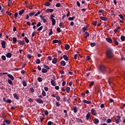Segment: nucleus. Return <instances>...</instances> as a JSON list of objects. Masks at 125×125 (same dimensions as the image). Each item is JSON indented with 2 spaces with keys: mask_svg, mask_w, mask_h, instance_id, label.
Returning <instances> with one entry per match:
<instances>
[{
  "mask_svg": "<svg viewBox=\"0 0 125 125\" xmlns=\"http://www.w3.org/2000/svg\"><path fill=\"white\" fill-rule=\"evenodd\" d=\"M97 24V21H95L93 22V25H94V26H96Z\"/></svg>",
  "mask_w": 125,
  "mask_h": 125,
  "instance_id": "4d7b16f0",
  "label": "nucleus"
},
{
  "mask_svg": "<svg viewBox=\"0 0 125 125\" xmlns=\"http://www.w3.org/2000/svg\"><path fill=\"white\" fill-rule=\"evenodd\" d=\"M44 5H45L46 6H49V5H50V3H49V2H47L44 4Z\"/></svg>",
  "mask_w": 125,
  "mask_h": 125,
  "instance_id": "09e8293b",
  "label": "nucleus"
},
{
  "mask_svg": "<svg viewBox=\"0 0 125 125\" xmlns=\"http://www.w3.org/2000/svg\"><path fill=\"white\" fill-rule=\"evenodd\" d=\"M63 58L65 60V61H68V60H69V58L66 55L63 56Z\"/></svg>",
  "mask_w": 125,
  "mask_h": 125,
  "instance_id": "9b49d317",
  "label": "nucleus"
},
{
  "mask_svg": "<svg viewBox=\"0 0 125 125\" xmlns=\"http://www.w3.org/2000/svg\"><path fill=\"white\" fill-rule=\"evenodd\" d=\"M118 16L120 17V18H121L122 19V20H124L125 18H124V16H123V15L120 14V15H119Z\"/></svg>",
  "mask_w": 125,
  "mask_h": 125,
  "instance_id": "58836bf2",
  "label": "nucleus"
},
{
  "mask_svg": "<svg viewBox=\"0 0 125 125\" xmlns=\"http://www.w3.org/2000/svg\"><path fill=\"white\" fill-rule=\"evenodd\" d=\"M65 48L66 50H68V49L70 48V45H69V44H66L65 46Z\"/></svg>",
  "mask_w": 125,
  "mask_h": 125,
  "instance_id": "473e14b6",
  "label": "nucleus"
},
{
  "mask_svg": "<svg viewBox=\"0 0 125 125\" xmlns=\"http://www.w3.org/2000/svg\"><path fill=\"white\" fill-rule=\"evenodd\" d=\"M37 80H38V82H39L40 83L42 82V78H41V77H39V78L37 79Z\"/></svg>",
  "mask_w": 125,
  "mask_h": 125,
  "instance_id": "37998d69",
  "label": "nucleus"
},
{
  "mask_svg": "<svg viewBox=\"0 0 125 125\" xmlns=\"http://www.w3.org/2000/svg\"><path fill=\"white\" fill-rule=\"evenodd\" d=\"M15 18L16 19L17 18V17L18 16V13L16 12L14 14Z\"/></svg>",
  "mask_w": 125,
  "mask_h": 125,
  "instance_id": "bf43d9fd",
  "label": "nucleus"
},
{
  "mask_svg": "<svg viewBox=\"0 0 125 125\" xmlns=\"http://www.w3.org/2000/svg\"><path fill=\"white\" fill-rule=\"evenodd\" d=\"M53 34V32L52 31V29H50V32L49 33V36H51Z\"/></svg>",
  "mask_w": 125,
  "mask_h": 125,
  "instance_id": "49530a36",
  "label": "nucleus"
},
{
  "mask_svg": "<svg viewBox=\"0 0 125 125\" xmlns=\"http://www.w3.org/2000/svg\"><path fill=\"white\" fill-rule=\"evenodd\" d=\"M106 56L108 58H112L114 56V54L113 53V50L112 49H108L106 51Z\"/></svg>",
  "mask_w": 125,
  "mask_h": 125,
  "instance_id": "f257e3e1",
  "label": "nucleus"
},
{
  "mask_svg": "<svg viewBox=\"0 0 125 125\" xmlns=\"http://www.w3.org/2000/svg\"><path fill=\"white\" fill-rule=\"evenodd\" d=\"M30 92L33 93V92H34V91H35V90H34V88H33V87H31V88H30Z\"/></svg>",
  "mask_w": 125,
  "mask_h": 125,
  "instance_id": "603ef678",
  "label": "nucleus"
},
{
  "mask_svg": "<svg viewBox=\"0 0 125 125\" xmlns=\"http://www.w3.org/2000/svg\"><path fill=\"white\" fill-rule=\"evenodd\" d=\"M6 57H7V58H10L11 57V56H12V55L10 53H8L6 55Z\"/></svg>",
  "mask_w": 125,
  "mask_h": 125,
  "instance_id": "f3484780",
  "label": "nucleus"
},
{
  "mask_svg": "<svg viewBox=\"0 0 125 125\" xmlns=\"http://www.w3.org/2000/svg\"><path fill=\"white\" fill-rule=\"evenodd\" d=\"M24 12H25V10L22 9V10L19 11V15H22V14H23V13H24Z\"/></svg>",
  "mask_w": 125,
  "mask_h": 125,
  "instance_id": "9d476101",
  "label": "nucleus"
},
{
  "mask_svg": "<svg viewBox=\"0 0 125 125\" xmlns=\"http://www.w3.org/2000/svg\"><path fill=\"white\" fill-rule=\"evenodd\" d=\"M115 122L116 124H120L121 122V117L119 116H117L115 117Z\"/></svg>",
  "mask_w": 125,
  "mask_h": 125,
  "instance_id": "20e7f679",
  "label": "nucleus"
},
{
  "mask_svg": "<svg viewBox=\"0 0 125 125\" xmlns=\"http://www.w3.org/2000/svg\"><path fill=\"white\" fill-rule=\"evenodd\" d=\"M59 27H60V28H64V27H65V25H64V24H63V23L61 22V23H60Z\"/></svg>",
  "mask_w": 125,
  "mask_h": 125,
  "instance_id": "c756f323",
  "label": "nucleus"
},
{
  "mask_svg": "<svg viewBox=\"0 0 125 125\" xmlns=\"http://www.w3.org/2000/svg\"><path fill=\"white\" fill-rule=\"evenodd\" d=\"M77 123H83V120L80 118H76Z\"/></svg>",
  "mask_w": 125,
  "mask_h": 125,
  "instance_id": "a878e982",
  "label": "nucleus"
},
{
  "mask_svg": "<svg viewBox=\"0 0 125 125\" xmlns=\"http://www.w3.org/2000/svg\"><path fill=\"white\" fill-rule=\"evenodd\" d=\"M42 73H47V70H46L44 68H42Z\"/></svg>",
  "mask_w": 125,
  "mask_h": 125,
  "instance_id": "7c9ffc66",
  "label": "nucleus"
},
{
  "mask_svg": "<svg viewBox=\"0 0 125 125\" xmlns=\"http://www.w3.org/2000/svg\"><path fill=\"white\" fill-rule=\"evenodd\" d=\"M60 6H61V4L60 3H57L56 4V7H60Z\"/></svg>",
  "mask_w": 125,
  "mask_h": 125,
  "instance_id": "a18cd8bd",
  "label": "nucleus"
},
{
  "mask_svg": "<svg viewBox=\"0 0 125 125\" xmlns=\"http://www.w3.org/2000/svg\"><path fill=\"white\" fill-rule=\"evenodd\" d=\"M89 118H90V113L88 112L86 115V119L88 120H89Z\"/></svg>",
  "mask_w": 125,
  "mask_h": 125,
  "instance_id": "dca6fc26",
  "label": "nucleus"
},
{
  "mask_svg": "<svg viewBox=\"0 0 125 125\" xmlns=\"http://www.w3.org/2000/svg\"><path fill=\"white\" fill-rule=\"evenodd\" d=\"M3 123H6V124H8V125H10V124L11 123V121H10V120H5Z\"/></svg>",
  "mask_w": 125,
  "mask_h": 125,
  "instance_id": "5701e85b",
  "label": "nucleus"
},
{
  "mask_svg": "<svg viewBox=\"0 0 125 125\" xmlns=\"http://www.w3.org/2000/svg\"><path fill=\"white\" fill-rule=\"evenodd\" d=\"M59 42V41L57 40H54L53 41V43H58Z\"/></svg>",
  "mask_w": 125,
  "mask_h": 125,
  "instance_id": "72a5a7b5",
  "label": "nucleus"
},
{
  "mask_svg": "<svg viewBox=\"0 0 125 125\" xmlns=\"http://www.w3.org/2000/svg\"><path fill=\"white\" fill-rule=\"evenodd\" d=\"M13 95L16 99H19V97L17 94H13Z\"/></svg>",
  "mask_w": 125,
  "mask_h": 125,
  "instance_id": "a211bd4d",
  "label": "nucleus"
},
{
  "mask_svg": "<svg viewBox=\"0 0 125 125\" xmlns=\"http://www.w3.org/2000/svg\"><path fill=\"white\" fill-rule=\"evenodd\" d=\"M20 43L21 44V45H24V44L26 43V42H25V41H20Z\"/></svg>",
  "mask_w": 125,
  "mask_h": 125,
  "instance_id": "c85d7f7f",
  "label": "nucleus"
},
{
  "mask_svg": "<svg viewBox=\"0 0 125 125\" xmlns=\"http://www.w3.org/2000/svg\"><path fill=\"white\" fill-rule=\"evenodd\" d=\"M44 114H45V115H46V116H47V115H48V111L45 110L44 111Z\"/></svg>",
  "mask_w": 125,
  "mask_h": 125,
  "instance_id": "0e129e2a",
  "label": "nucleus"
},
{
  "mask_svg": "<svg viewBox=\"0 0 125 125\" xmlns=\"http://www.w3.org/2000/svg\"><path fill=\"white\" fill-rule=\"evenodd\" d=\"M68 20L69 21H74V20H75V17H69L68 18Z\"/></svg>",
  "mask_w": 125,
  "mask_h": 125,
  "instance_id": "bb28decb",
  "label": "nucleus"
},
{
  "mask_svg": "<svg viewBox=\"0 0 125 125\" xmlns=\"http://www.w3.org/2000/svg\"><path fill=\"white\" fill-rule=\"evenodd\" d=\"M113 42H114L115 44H116V45H118L119 42H118V41H117L116 39H113Z\"/></svg>",
  "mask_w": 125,
  "mask_h": 125,
  "instance_id": "412c9836",
  "label": "nucleus"
},
{
  "mask_svg": "<svg viewBox=\"0 0 125 125\" xmlns=\"http://www.w3.org/2000/svg\"><path fill=\"white\" fill-rule=\"evenodd\" d=\"M61 64L62 66H65L66 65V62H65V61H62L61 62Z\"/></svg>",
  "mask_w": 125,
  "mask_h": 125,
  "instance_id": "b1692460",
  "label": "nucleus"
},
{
  "mask_svg": "<svg viewBox=\"0 0 125 125\" xmlns=\"http://www.w3.org/2000/svg\"><path fill=\"white\" fill-rule=\"evenodd\" d=\"M1 46L3 48H5V41H2L1 43Z\"/></svg>",
  "mask_w": 125,
  "mask_h": 125,
  "instance_id": "f8f14e48",
  "label": "nucleus"
},
{
  "mask_svg": "<svg viewBox=\"0 0 125 125\" xmlns=\"http://www.w3.org/2000/svg\"><path fill=\"white\" fill-rule=\"evenodd\" d=\"M8 83L9 84H12V81H11V80L9 79L8 80Z\"/></svg>",
  "mask_w": 125,
  "mask_h": 125,
  "instance_id": "13d9d810",
  "label": "nucleus"
},
{
  "mask_svg": "<svg viewBox=\"0 0 125 125\" xmlns=\"http://www.w3.org/2000/svg\"><path fill=\"white\" fill-rule=\"evenodd\" d=\"M105 40L106 41V42H109V43H112V42H113V41L112 40V39H111V38H106L105 39Z\"/></svg>",
  "mask_w": 125,
  "mask_h": 125,
  "instance_id": "0eeeda50",
  "label": "nucleus"
},
{
  "mask_svg": "<svg viewBox=\"0 0 125 125\" xmlns=\"http://www.w3.org/2000/svg\"><path fill=\"white\" fill-rule=\"evenodd\" d=\"M22 84L24 86H27V83L26 82H25V81L22 82Z\"/></svg>",
  "mask_w": 125,
  "mask_h": 125,
  "instance_id": "864d4df0",
  "label": "nucleus"
},
{
  "mask_svg": "<svg viewBox=\"0 0 125 125\" xmlns=\"http://www.w3.org/2000/svg\"><path fill=\"white\" fill-rule=\"evenodd\" d=\"M85 39H86L87 37L89 36V33L88 32H85Z\"/></svg>",
  "mask_w": 125,
  "mask_h": 125,
  "instance_id": "a19ab883",
  "label": "nucleus"
},
{
  "mask_svg": "<svg viewBox=\"0 0 125 125\" xmlns=\"http://www.w3.org/2000/svg\"><path fill=\"white\" fill-rule=\"evenodd\" d=\"M107 124H110V123H112V120L111 119H108L106 120Z\"/></svg>",
  "mask_w": 125,
  "mask_h": 125,
  "instance_id": "f704fd0d",
  "label": "nucleus"
},
{
  "mask_svg": "<svg viewBox=\"0 0 125 125\" xmlns=\"http://www.w3.org/2000/svg\"><path fill=\"white\" fill-rule=\"evenodd\" d=\"M1 59L3 60V61H5V60H6V58L5 57V56H2Z\"/></svg>",
  "mask_w": 125,
  "mask_h": 125,
  "instance_id": "79ce46f5",
  "label": "nucleus"
},
{
  "mask_svg": "<svg viewBox=\"0 0 125 125\" xmlns=\"http://www.w3.org/2000/svg\"><path fill=\"white\" fill-rule=\"evenodd\" d=\"M13 43H16V42H17V39H16V38H13Z\"/></svg>",
  "mask_w": 125,
  "mask_h": 125,
  "instance_id": "4be33fe9",
  "label": "nucleus"
},
{
  "mask_svg": "<svg viewBox=\"0 0 125 125\" xmlns=\"http://www.w3.org/2000/svg\"><path fill=\"white\" fill-rule=\"evenodd\" d=\"M36 64H40L41 63V60H40L39 59L36 60Z\"/></svg>",
  "mask_w": 125,
  "mask_h": 125,
  "instance_id": "c9c22d12",
  "label": "nucleus"
},
{
  "mask_svg": "<svg viewBox=\"0 0 125 125\" xmlns=\"http://www.w3.org/2000/svg\"><path fill=\"white\" fill-rule=\"evenodd\" d=\"M42 23L41 22H38V23L37 24V28H38V27H40V26H41Z\"/></svg>",
  "mask_w": 125,
  "mask_h": 125,
  "instance_id": "338daca9",
  "label": "nucleus"
},
{
  "mask_svg": "<svg viewBox=\"0 0 125 125\" xmlns=\"http://www.w3.org/2000/svg\"><path fill=\"white\" fill-rule=\"evenodd\" d=\"M90 45H91V47H93L95 46V45H96V43L95 42H91L90 43Z\"/></svg>",
  "mask_w": 125,
  "mask_h": 125,
  "instance_id": "2f4dec72",
  "label": "nucleus"
},
{
  "mask_svg": "<svg viewBox=\"0 0 125 125\" xmlns=\"http://www.w3.org/2000/svg\"><path fill=\"white\" fill-rule=\"evenodd\" d=\"M52 63L53 64H56V63H57V59L54 58L53 60H52Z\"/></svg>",
  "mask_w": 125,
  "mask_h": 125,
  "instance_id": "ddd939ff",
  "label": "nucleus"
},
{
  "mask_svg": "<svg viewBox=\"0 0 125 125\" xmlns=\"http://www.w3.org/2000/svg\"><path fill=\"white\" fill-rule=\"evenodd\" d=\"M43 67H44V68H45V69H47V70H49V66H47L45 64H44Z\"/></svg>",
  "mask_w": 125,
  "mask_h": 125,
  "instance_id": "ea45409f",
  "label": "nucleus"
},
{
  "mask_svg": "<svg viewBox=\"0 0 125 125\" xmlns=\"http://www.w3.org/2000/svg\"><path fill=\"white\" fill-rule=\"evenodd\" d=\"M52 124H53V123L52 122L49 121V122H48L47 125H52Z\"/></svg>",
  "mask_w": 125,
  "mask_h": 125,
  "instance_id": "774afa93",
  "label": "nucleus"
},
{
  "mask_svg": "<svg viewBox=\"0 0 125 125\" xmlns=\"http://www.w3.org/2000/svg\"><path fill=\"white\" fill-rule=\"evenodd\" d=\"M94 124H97L99 123V120L97 118H94L93 120Z\"/></svg>",
  "mask_w": 125,
  "mask_h": 125,
  "instance_id": "1a4fd4ad",
  "label": "nucleus"
},
{
  "mask_svg": "<svg viewBox=\"0 0 125 125\" xmlns=\"http://www.w3.org/2000/svg\"><path fill=\"white\" fill-rule=\"evenodd\" d=\"M91 113L93 116H96L97 113H96V110L94 108H92L91 110Z\"/></svg>",
  "mask_w": 125,
  "mask_h": 125,
  "instance_id": "423d86ee",
  "label": "nucleus"
},
{
  "mask_svg": "<svg viewBox=\"0 0 125 125\" xmlns=\"http://www.w3.org/2000/svg\"><path fill=\"white\" fill-rule=\"evenodd\" d=\"M7 76L10 78V79H11V80H12V81H13V80H14V77H13V76H12V75L11 74H8Z\"/></svg>",
  "mask_w": 125,
  "mask_h": 125,
  "instance_id": "4468645a",
  "label": "nucleus"
},
{
  "mask_svg": "<svg viewBox=\"0 0 125 125\" xmlns=\"http://www.w3.org/2000/svg\"><path fill=\"white\" fill-rule=\"evenodd\" d=\"M28 101L29 102L32 103V102H34V100H33L32 98H29L28 99Z\"/></svg>",
  "mask_w": 125,
  "mask_h": 125,
  "instance_id": "3c124183",
  "label": "nucleus"
},
{
  "mask_svg": "<svg viewBox=\"0 0 125 125\" xmlns=\"http://www.w3.org/2000/svg\"><path fill=\"white\" fill-rule=\"evenodd\" d=\"M56 99H57L58 101H60L61 100V98H60V96H58L56 97Z\"/></svg>",
  "mask_w": 125,
  "mask_h": 125,
  "instance_id": "e433bc0d",
  "label": "nucleus"
},
{
  "mask_svg": "<svg viewBox=\"0 0 125 125\" xmlns=\"http://www.w3.org/2000/svg\"><path fill=\"white\" fill-rule=\"evenodd\" d=\"M34 15H35V13L34 12H31L29 13V16H30L31 17H32V16H34Z\"/></svg>",
  "mask_w": 125,
  "mask_h": 125,
  "instance_id": "6e6d98bb",
  "label": "nucleus"
},
{
  "mask_svg": "<svg viewBox=\"0 0 125 125\" xmlns=\"http://www.w3.org/2000/svg\"><path fill=\"white\" fill-rule=\"evenodd\" d=\"M35 101H36V102H37V103H42V104H43V101H42V99L36 98L35 99Z\"/></svg>",
  "mask_w": 125,
  "mask_h": 125,
  "instance_id": "39448f33",
  "label": "nucleus"
},
{
  "mask_svg": "<svg viewBox=\"0 0 125 125\" xmlns=\"http://www.w3.org/2000/svg\"><path fill=\"white\" fill-rule=\"evenodd\" d=\"M43 28V26H41L40 27H39L37 31H42V28Z\"/></svg>",
  "mask_w": 125,
  "mask_h": 125,
  "instance_id": "5fc2aeb1",
  "label": "nucleus"
},
{
  "mask_svg": "<svg viewBox=\"0 0 125 125\" xmlns=\"http://www.w3.org/2000/svg\"><path fill=\"white\" fill-rule=\"evenodd\" d=\"M55 18V16L52 14L50 16V19L52 21V26H55V24H56V20L54 19Z\"/></svg>",
  "mask_w": 125,
  "mask_h": 125,
  "instance_id": "f03ea898",
  "label": "nucleus"
},
{
  "mask_svg": "<svg viewBox=\"0 0 125 125\" xmlns=\"http://www.w3.org/2000/svg\"><path fill=\"white\" fill-rule=\"evenodd\" d=\"M99 70L101 72H105L106 71V67L104 65H101L99 67Z\"/></svg>",
  "mask_w": 125,
  "mask_h": 125,
  "instance_id": "7ed1b4c3",
  "label": "nucleus"
},
{
  "mask_svg": "<svg viewBox=\"0 0 125 125\" xmlns=\"http://www.w3.org/2000/svg\"><path fill=\"white\" fill-rule=\"evenodd\" d=\"M121 41H122V42H125V36H122L121 37Z\"/></svg>",
  "mask_w": 125,
  "mask_h": 125,
  "instance_id": "de8ad7c7",
  "label": "nucleus"
},
{
  "mask_svg": "<svg viewBox=\"0 0 125 125\" xmlns=\"http://www.w3.org/2000/svg\"><path fill=\"white\" fill-rule=\"evenodd\" d=\"M73 111H74V113H75L78 112V108H77V106H73Z\"/></svg>",
  "mask_w": 125,
  "mask_h": 125,
  "instance_id": "aec40b11",
  "label": "nucleus"
},
{
  "mask_svg": "<svg viewBox=\"0 0 125 125\" xmlns=\"http://www.w3.org/2000/svg\"><path fill=\"white\" fill-rule=\"evenodd\" d=\"M70 90H71V88H70V87H67L66 88V92L67 93H70Z\"/></svg>",
  "mask_w": 125,
  "mask_h": 125,
  "instance_id": "cd10ccee",
  "label": "nucleus"
},
{
  "mask_svg": "<svg viewBox=\"0 0 125 125\" xmlns=\"http://www.w3.org/2000/svg\"><path fill=\"white\" fill-rule=\"evenodd\" d=\"M24 40L27 43H29V39H28V38L27 37H25Z\"/></svg>",
  "mask_w": 125,
  "mask_h": 125,
  "instance_id": "4c0bfd02",
  "label": "nucleus"
},
{
  "mask_svg": "<svg viewBox=\"0 0 125 125\" xmlns=\"http://www.w3.org/2000/svg\"><path fill=\"white\" fill-rule=\"evenodd\" d=\"M51 83L52 85H53V86H55V85H56V84L55 83V81H54V80H52L51 81Z\"/></svg>",
  "mask_w": 125,
  "mask_h": 125,
  "instance_id": "393cba45",
  "label": "nucleus"
},
{
  "mask_svg": "<svg viewBox=\"0 0 125 125\" xmlns=\"http://www.w3.org/2000/svg\"><path fill=\"white\" fill-rule=\"evenodd\" d=\"M100 19L101 20H103L104 21H107V20H108V19H107V18L104 17H100Z\"/></svg>",
  "mask_w": 125,
  "mask_h": 125,
  "instance_id": "2eb2a0df",
  "label": "nucleus"
},
{
  "mask_svg": "<svg viewBox=\"0 0 125 125\" xmlns=\"http://www.w3.org/2000/svg\"><path fill=\"white\" fill-rule=\"evenodd\" d=\"M53 11H54V10L53 9H47L46 10H45V12L46 13H51V12H53Z\"/></svg>",
  "mask_w": 125,
  "mask_h": 125,
  "instance_id": "6e6552de",
  "label": "nucleus"
},
{
  "mask_svg": "<svg viewBox=\"0 0 125 125\" xmlns=\"http://www.w3.org/2000/svg\"><path fill=\"white\" fill-rule=\"evenodd\" d=\"M40 14H41V12L39 11L35 15V16H38V15H40Z\"/></svg>",
  "mask_w": 125,
  "mask_h": 125,
  "instance_id": "69168bd1",
  "label": "nucleus"
},
{
  "mask_svg": "<svg viewBox=\"0 0 125 125\" xmlns=\"http://www.w3.org/2000/svg\"><path fill=\"white\" fill-rule=\"evenodd\" d=\"M56 105L57 106V107H60V105H61V104L60 103H59V102H56Z\"/></svg>",
  "mask_w": 125,
  "mask_h": 125,
  "instance_id": "c03bdc74",
  "label": "nucleus"
},
{
  "mask_svg": "<svg viewBox=\"0 0 125 125\" xmlns=\"http://www.w3.org/2000/svg\"><path fill=\"white\" fill-rule=\"evenodd\" d=\"M93 84H94V82H91L89 84V86H92V85H93Z\"/></svg>",
  "mask_w": 125,
  "mask_h": 125,
  "instance_id": "052dcab7",
  "label": "nucleus"
},
{
  "mask_svg": "<svg viewBox=\"0 0 125 125\" xmlns=\"http://www.w3.org/2000/svg\"><path fill=\"white\" fill-rule=\"evenodd\" d=\"M42 95H43V96H46V93L45 92V91H42Z\"/></svg>",
  "mask_w": 125,
  "mask_h": 125,
  "instance_id": "8fccbe9b",
  "label": "nucleus"
},
{
  "mask_svg": "<svg viewBox=\"0 0 125 125\" xmlns=\"http://www.w3.org/2000/svg\"><path fill=\"white\" fill-rule=\"evenodd\" d=\"M83 103H86V104H90V103H91V102L87 101L86 100H83Z\"/></svg>",
  "mask_w": 125,
  "mask_h": 125,
  "instance_id": "6ab92c4d",
  "label": "nucleus"
},
{
  "mask_svg": "<svg viewBox=\"0 0 125 125\" xmlns=\"http://www.w3.org/2000/svg\"><path fill=\"white\" fill-rule=\"evenodd\" d=\"M57 31L58 32V33H60V32H61V29H60V28L59 27H58L57 28Z\"/></svg>",
  "mask_w": 125,
  "mask_h": 125,
  "instance_id": "680f3d73",
  "label": "nucleus"
},
{
  "mask_svg": "<svg viewBox=\"0 0 125 125\" xmlns=\"http://www.w3.org/2000/svg\"><path fill=\"white\" fill-rule=\"evenodd\" d=\"M44 89L45 91H48V87H47V86H45L44 87Z\"/></svg>",
  "mask_w": 125,
  "mask_h": 125,
  "instance_id": "e2e57ef3",
  "label": "nucleus"
}]
</instances>
